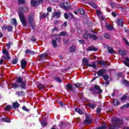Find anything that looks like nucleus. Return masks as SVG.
Instances as JSON below:
<instances>
[{"instance_id": "obj_51", "label": "nucleus", "mask_w": 129, "mask_h": 129, "mask_svg": "<svg viewBox=\"0 0 129 129\" xmlns=\"http://www.w3.org/2000/svg\"><path fill=\"white\" fill-rule=\"evenodd\" d=\"M110 6L111 7V8L114 9V8H115V4H114L113 2H111Z\"/></svg>"}, {"instance_id": "obj_13", "label": "nucleus", "mask_w": 129, "mask_h": 129, "mask_svg": "<svg viewBox=\"0 0 129 129\" xmlns=\"http://www.w3.org/2000/svg\"><path fill=\"white\" fill-rule=\"evenodd\" d=\"M47 56H48V54H47V53L41 54L40 55H39L40 59H39L38 61L44 60V59H47Z\"/></svg>"}, {"instance_id": "obj_22", "label": "nucleus", "mask_w": 129, "mask_h": 129, "mask_svg": "<svg viewBox=\"0 0 129 129\" xmlns=\"http://www.w3.org/2000/svg\"><path fill=\"white\" fill-rule=\"evenodd\" d=\"M16 81H23L24 80V77L22 75H18V76L16 77Z\"/></svg>"}, {"instance_id": "obj_3", "label": "nucleus", "mask_w": 129, "mask_h": 129, "mask_svg": "<svg viewBox=\"0 0 129 129\" xmlns=\"http://www.w3.org/2000/svg\"><path fill=\"white\" fill-rule=\"evenodd\" d=\"M28 23L30 26L31 27V29L33 31H35L36 27V22H35V19H34V15L33 14H30L28 17Z\"/></svg>"}, {"instance_id": "obj_23", "label": "nucleus", "mask_w": 129, "mask_h": 129, "mask_svg": "<svg viewBox=\"0 0 129 129\" xmlns=\"http://www.w3.org/2000/svg\"><path fill=\"white\" fill-rule=\"evenodd\" d=\"M18 84L22 88H26V83L24 81H19Z\"/></svg>"}, {"instance_id": "obj_30", "label": "nucleus", "mask_w": 129, "mask_h": 129, "mask_svg": "<svg viewBox=\"0 0 129 129\" xmlns=\"http://www.w3.org/2000/svg\"><path fill=\"white\" fill-rule=\"evenodd\" d=\"M107 61H103V60H100L97 62L98 64H100L101 66H105V64H106Z\"/></svg>"}, {"instance_id": "obj_63", "label": "nucleus", "mask_w": 129, "mask_h": 129, "mask_svg": "<svg viewBox=\"0 0 129 129\" xmlns=\"http://www.w3.org/2000/svg\"><path fill=\"white\" fill-rule=\"evenodd\" d=\"M123 84H124L126 86H128V81H124L123 82Z\"/></svg>"}, {"instance_id": "obj_55", "label": "nucleus", "mask_w": 129, "mask_h": 129, "mask_svg": "<svg viewBox=\"0 0 129 129\" xmlns=\"http://www.w3.org/2000/svg\"><path fill=\"white\" fill-rule=\"evenodd\" d=\"M117 75L118 78H121L122 77V72L118 73Z\"/></svg>"}, {"instance_id": "obj_35", "label": "nucleus", "mask_w": 129, "mask_h": 129, "mask_svg": "<svg viewBox=\"0 0 129 129\" xmlns=\"http://www.w3.org/2000/svg\"><path fill=\"white\" fill-rule=\"evenodd\" d=\"M102 77H103L105 81H107L109 79V76L107 75H104Z\"/></svg>"}, {"instance_id": "obj_48", "label": "nucleus", "mask_w": 129, "mask_h": 129, "mask_svg": "<svg viewBox=\"0 0 129 129\" xmlns=\"http://www.w3.org/2000/svg\"><path fill=\"white\" fill-rule=\"evenodd\" d=\"M3 120L6 121V122H11V120L8 118H3Z\"/></svg>"}, {"instance_id": "obj_57", "label": "nucleus", "mask_w": 129, "mask_h": 129, "mask_svg": "<svg viewBox=\"0 0 129 129\" xmlns=\"http://www.w3.org/2000/svg\"><path fill=\"white\" fill-rule=\"evenodd\" d=\"M111 15L112 16V17H113L114 18L116 17L117 14L116 13H115V12H113L111 13Z\"/></svg>"}, {"instance_id": "obj_52", "label": "nucleus", "mask_w": 129, "mask_h": 129, "mask_svg": "<svg viewBox=\"0 0 129 129\" xmlns=\"http://www.w3.org/2000/svg\"><path fill=\"white\" fill-rule=\"evenodd\" d=\"M16 94H17L18 96H21V95L23 94V92L22 91L16 92Z\"/></svg>"}, {"instance_id": "obj_9", "label": "nucleus", "mask_w": 129, "mask_h": 129, "mask_svg": "<svg viewBox=\"0 0 129 129\" xmlns=\"http://www.w3.org/2000/svg\"><path fill=\"white\" fill-rule=\"evenodd\" d=\"M61 17V13L60 12H54L52 14V18L54 19H59Z\"/></svg>"}, {"instance_id": "obj_38", "label": "nucleus", "mask_w": 129, "mask_h": 129, "mask_svg": "<svg viewBox=\"0 0 129 129\" xmlns=\"http://www.w3.org/2000/svg\"><path fill=\"white\" fill-rule=\"evenodd\" d=\"M104 38H105L106 39H107L108 40H109V39H110V35H109V34H108V33L104 34Z\"/></svg>"}, {"instance_id": "obj_26", "label": "nucleus", "mask_w": 129, "mask_h": 129, "mask_svg": "<svg viewBox=\"0 0 129 129\" xmlns=\"http://www.w3.org/2000/svg\"><path fill=\"white\" fill-rule=\"evenodd\" d=\"M123 21H122V19H119L117 21V24L119 26H120L121 27H123Z\"/></svg>"}, {"instance_id": "obj_20", "label": "nucleus", "mask_w": 129, "mask_h": 129, "mask_svg": "<svg viewBox=\"0 0 129 129\" xmlns=\"http://www.w3.org/2000/svg\"><path fill=\"white\" fill-rule=\"evenodd\" d=\"M107 49L108 53H110V54H114V50H113V48H111V47L109 46V45H107Z\"/></svg>"}, {"instance_id": "obj_56", "label": "nucleus", "mask_w": 129, "mask_h": 129, "mask_svg": "<svg viewBox=\"0 0 129 129\" xmlns=\"http://www.w3.org/2000/svg\"><path fill=\"white\" fill-rule=\"evenodd\" d=\"M62 41H63V44H68V43H69V40L63 39Z\"/></svg>"}, {"instance_id": "obj_45", "label": "nucleus", "mask_w": 129, "mask_h": 129, "mask_svg": "<svg viewBox=\"0 0 129 129\" xmlns=\"http://www.w3.org/2000/svg\"><path fill=\"white\" fill-rule=\"evenodd\" d=\"M85 122L86 123H91V120L89 118H86L85 120Z\"/></svg>"}, {"instance_id": "obj_15", "label": "nucleus", "mask_w": 129, "mask_h": 129, "mask_svg": "<svg viewBox=\"0 0 129 129\" xmlns=\"http://www.w3.org/2000/svg\"><path fill=\"white\" fill-rule=\"evenodd\" d=\"M104 73H105V70H103V69H101L99 70L98 72H97V75L98 76H101L102 77L104 75Z\"/></svg>"}, {"instance_id": "obj_5", "label": "nucleus", "mask_w": 129, "mask_h": 129, "mask_svg": "<svg viewBox=\"0 0 129 129\" xmlns=\"http://www.w3.org/2000/svg\"><path fill=\"white\" fill-rule=\"evenodd\" d=\"M30 3L32 7H39L44 3V0H31Z\"/></svg>"}, {"instance_id": "obj_42", "label": "nucleus", "mask_w": 129, "mask_h": 129, "mask_svg": "<svg viewBox=\"0 0 129 129\" xmlns=\"http://www.w3.org/2000/svg\"><path fill=\"white\" fill-rule=\"evenodd\" d=\"M113 104L115 106L118 105V104H119V102H118L117 100H114L113 101Z\"/></svg>"}, {"instance_id": "obj_36", "label": "nucleus", "mask_w": 129, "mask_h": 129, "mask_svg": "<svg viewBox=\"0 0 129 129\" xmlns=\"http://www.w3.org/2000/svg\"><path fill=\"white\" fill-rule=\"evenodd\" d=\"M19 5H25L26 4V0H18Z\"/></svg>"}, {"instance_id": "obj_43", "label": "nucleus", "mask_w": 129, "mask_h": 129, "mask_svg": "<svg viewBox=\"0 0 129 129\" xmlns=\"http://www.w3.org/2000/svg\"><path fill=\"white\" fill-rule=\"evenodd\" d=\"M7 30L8 32H12L13 31V27L10 25L7 26Z\"/></svg>"}, {"instance_id": "obj_8", "label": "nucleus", "mask_w": 129, "mask_h": 129, "mask_svg": "<svg viewBox=\"0 0 129 129\" xmlns=\"http://www.w3.org/2000/svg\"><path fill=\"white\" fill-rule=\"evenodd\" d=\"M28 64V62L25 58H23L21 61V65L22 69H25L26 67H27V64Z\"/></svg>"}, {"instance_id": "obj_21", "label": "nucleus", "mask_w": 129, "mask_h": 129, "mask_svg": "<svg viewBox=\"0 0 129 129\" xmlns=\"http://www.w3.org/2000/svg\"><path fill=\"white\" fill-rule=\"evenodd\" d=\"M67 35H68L67 32L62 31L60 32L59 33L57 34V36H58V37H65V36H66Z\"/></svg>"}, {"instance_id": "obj_54", "label": "nucleus", "mask_w": 129, "mask_h": 129, "mask_svg": "<svg viewBox=\"0 0 129 129\" xmlns=\"http://www.w3.org/2000/svg\"><path fill=\"white\" fill-rule=\"evenodd\" d=\"M22 109H23V110H25V111H30V109H27V107L25 106H23L22 107Z\"/></svg>"}, {"instance_id": "obj_6", "label": "nucleus", "mask_w": 129, "mask_h": 129, "mask_svg": "<svg viewBox=\"0 0 129 129\" xmlns=\"http://www.w3.org/2000/svg\"><path fill=\"white\" fill-rule=\"evenodd\" d=\"M56 41H58V43H60V42H61V37H55V39H53L52 40L51 43L52 44V46L54 48H57V42Z\"/></svg>"}, {"instance_id": "obj_33", "label": "nucleus", "mask_w": 129, "mask_h": 129, "mask_svg": "<svg viewBox=\"0 0 129 129\" xmlns=\"http://www.w3.org/2000/svg\"><path fill=\"white\" fill-rule=\"evenodd\" d=\"M119 54L121 55V56H124V55H126V51L125 50H120L119 51Z\"/></svg>"}, {"instance_id": "obj_16", "label": "nucleus", "mask_w": 129, "mask_h": 129, "mask_svg": "<svg viewBox=\"0 0 129 129\" xmlns=\"http://www.w3.org/2000/svg\"><path fill=\"white\" fill-rule=\"evenodd\" d=\"M3 53L6 55V57H7L8 60H10L11 59V56H10V53L7 49H3Z\"/></svg>"}, {"instance_id": "obj_47", "label": "nucleus", "mask_w": 129, "mask_h": 129, "mask_svg": "<svg viewBox=\"0 0 129 129\" xmlns=\"http://www.w3.org/2000/svg\"><path fill=\"white\" fill-rule=\"evenodd\" d=\"M1 29L3 30V31H6L8 29V26L7 25H5L4 26H2L1 27Z\"/></svg>"}, {"instance_id": "obj_12", "label": "nucleus", "mask_w": 129, "mask_h": 129, "mask_svg": "<svg viewBox=\"0 0 129 129\" xmlns=\"http://www.w3.org/2000/svg\"><path fill=\"white\" fill-rule=\"evenodd\" d=\"M67 88L68 90L72 91V92H75V89L73 88V86L71 84H68L67 85Z\"/></svg>"}, {"instance_id": "obj_11", "label": "nucleus", "mask_w": 129, "mask_h": 129, "mask_svg": "<svg viewBox=\"0 0 129 129\" xmlns=\"http://www.w3.org/2000/svg\"><path fill=\"white\" fill-rule=\"evenodd\" d=\"M47 17H49V12H47L46 14L43 13L42 12L40 13V20H43V19H45Z\"/></svg>"}, {"instance_id": "obj_39", "label": "nucleus", "mask_w": 129, "mask_h": 129, "mask_svg": "<svg viewBox=\"0 0 129 129\" xmlns=\"http://www.w3.org/2000/svg\"><path fill=\"white\" fill-rule=\"evenodd\" d=\"M31 41L32 42V43H36L37 42V38H35V36H32Z\"/></svg>"}, {"instance_id": "obj_61", "label": "nucleus", "mask_w": 129, "mask_h": 129, "mask_svg": "<svg viewBox=\"0 0 129 129\" xmlns=\"http://www.w3.org/2000/svg\"><path fill=\"white\" fill-rule=\"evenodd\" d=\"M55 81H62V80L59 78L58 77H56L54 78Z\"/></svg>"}, {"instance_id": "obj_34", "label": "nucleus", "mask_w": 129, "mask_h": 129, "mask_svg": "<svg viewBox=\"0 0 129 129\" xmlns=\"http://www.w3.org/2000/svg\"><path fill=\"white\" fill-rule=\"evenodd\" d=\"M75 111L78 112L80 114H83V112L80 108H77L75 109Z\"/></svg>"}, {"instance_id": "obj_24", "label": "nucleus", "mask_w": 129, "mask_h": 129, "mask_svg": "<svg viewBox=\"0 0 129 129\" xmlns=\"http://www.w3.org/2000/svg\"><path fill=\"white\" fill-rule=\"evenodd\" d=\"M11 21L12 25L13 24L15 27H17V26L18 25V22H17V19H16V18H12Z\"/></svg>"}, {"instance_id": "obj_7", "label": "nucleus", "mask_w": 129, "mask_h": 129, "mask_svg": "<svg viewBox=\"0 0 129 129\" xmlns=\"http://www.w3.org/2000/svg\"><path fill=\"white\" fill-rule=\"evenodd\" d=\"M60 8L64 10H69L70 9V5L68 4V2H66L60 5Z\"/></svg>"}, {"instance_id": "obj_10", "label": "nucleus", "mask_w": 129, "mask_h": 129, "mask_svg": "<svg viewBox=\"0 0 129 129\" xmlns=\"http://www.w3.org/2000/svg\"><path fill=\"white\" fill-rule=\"evenodd\" d=\"M90 34L91 33H89L87 31V30H85V33L83 35V38H84V39H85V40L90 39Z\"/></svg>"}, {"instance_id": "obj_53", "label": "nucleus", "mask_w": 129, "mask_h": 129, "mask_svg": "<svg viewBox=\"0 0 129 129\" xmlns=\"http://www.w3.org/2000/svg\"><path fill=\"white\" fill-rule=\"evenodd\" d=\"M89 106L91 108H92V109H94V108H95L96 106L94 104H90L89 105Z\"/></svg>"}, {"instance_id": "obj_46", "label": "nucleus", "mask_w": 129, "mask_h": 129, "mask_svg": "<svg viewBox=\"0 0 129 129\" xmlns=\"http://www.w3.org/2000/svg\"><path fill=\"white\" fill-rule=\"evenodd\" d=\"M11 108H12V106L9 105H7L5 108V110H11Z\"/></svg>"}, {"instance_id": "obj_50", "label": "nucleus", "mask_w": 129, "mask_h": 129, "mask_svg": "<svg viewBox=\"0 0 129 129\" xmlns=\"http://www.w3.org/2000/svg\"><path fill=\"white\" fill-rule=\"evenodd\" d=\"M64 19H66V20H68V19H69V16H68V14L67 13H64Z\"/></svg>"}, {"instance_id": "obj_37", "label": "nucleus", "mask_w": 129, "mask_h": 129, "mask_svg": "<svg viewBox=\"0 0 129 129\" xmlns=\"http://www.w3.org/2000/svg\"><path fill=\"white\" fill-rule=\"evenodd\" d=\"M106 27L107 30H108L109 31H111L112 30H113V27H112V26H111V25L110 24L107 25Z\"/></svg>"}, {"instance_id": "obj_2", "label": "nucleus", "mask_w": 129, "mask_h": 129, "mask_svg": "<svg viewBox=\"0 0 129 129\" xmlns=\"http://www.w3.org/2000/svg\"><path fill=\"white\" fill-rule=\"evenodd\" d=\"M113 125L109 127V129H114V127H121L122 125V121L119 120L118 118L113 117L112 119Z\"/></svg>"}, {"instance_id": "obj_14", "label": "nucleus", "mask_w": 129, "mask_h": 129, "mask_svg": "<svg viewBox=\"0 0 129 129\" xmlns=\"http://www.w3.org/2000/svg\"><path fill=\"white\" fill-rule=\"evenodd\" d=\"M97 48L94 47V46H90L87 49V51H94V52H96L97 51Z\"/></svg>"}, {"instance_id": "obj_29", "label": "nucleus", "mask_w": 129, "mask_h": 129, "mask_svg": "<svg viewBox=\"0 0 129 129\" xmlns=\"http://www.w3.org/2000/svg\"><path fill=\"white\" fill-rule=\"evenodd\" d=\"M20 87V84H19V81L17 82L14 84H12V87L13 88H14V89H16V88H18V87Z\"/></svg>"}, {"instance_id": "obj_40", "label": "nucleus", "mask_w": 129, "mask_h": 129, "mask_svg": "<svg viewBox=\"0 0 129 129\" xmlns=\"http://www.w3.org/2000/svg\"><path fill=\"white\" fill-rule=\"evenodd\" d=\"M11 45H13V42L9 41V43L7 44V49L8 50H10V49H11Z\"/></svg>"}, {"instance_id": "obj_1", "label": "nucleus", "mask_w": 129, "mask_h": 129, "mask_svg": "<svg viewBox=\"0 0 129 129\" xmlns=\"http://www.w3.org/2000/svg\"><path fill=\"white\" fill-rule=\"evenodd\" d=\"M29 8L23 6L19 8V12L18 16L20 18V22H21L23 27H26L27 26V21H26V17L24 15V13H27L29 12Z\"/></svg>"}, {"instance_id": "obj_62", "label": "nucleus", "mask_w": 129, "mask_h": 129, "mask_svg": "<svg viewBox=\"0 0 129 129\" xmlns=\"http://www.w3.org/2000/svg\"><path fill=\"white\" fill-rule=\"evenodd\" d=\"M79 43H80V44H84V43H85V40H79Z\"/></svg>"}, {"instance_id": "obj_25", "label": "nucleus", "mask_w": 129, "mask_h": 129, "mask_svg": "<svg viewBox=\"0 0 129 129\" xmlns=\"http://www.w3.org/2000/svg\"><path fill=\"white\" fill-rule=\"evenodd\" d=\"M90 39H92V40H93V41H96V40H97L98 39V37L97 36L94 35V34H90Z\"/></svg>"}, {"instance_id": "obj_19", "label": "nucleus", "mask_w": 129, "mask_h": 129, "mask_svg": "<svg viewBox=\"0 0 129 129\" xmlns=\"http://www.w3.org/2000/svg\"><path fill=\"white\" fill-rule=\"evenodd\" d=\"M70 53H74L76 51V46L74 45H72L71 46L70 48Z\"/></svg>"}, {"instance_id": "obj_28", "label": "nucleus", "mask_w": 129, "mask_h": 129, "mask_svg": "<svg viewBox=\"0 0 129 129\" xmlns=\"http://www.w3.org/2000/svg\"><path fill=\"white\" fill-rule=\"evenodd\" d=\"M88 66L89 67L93 68L94 69H95V70H96V69H97V67H96V63H95V61H93V64H88Z\"/></svg>"}, {"instance_id": "obj_32", "label": "nucleus", "mask_w": 129, "mask_h": 129, "mask_svg": "<svg viewBox=\"0 0 129 129\" xmlns=\"http://www.w3.org/2000/svg\"><path fill=\"white\" fill-rule=\"evenodd\" d=\"M18 61H19V58L16 57L12 60V63L13 65H15V64H17L18 63Z\"/></svg>"}, {"instance_id": "obj_49", "label": "nucleus", "mask_w": 129, "mask_h": 129, "mask_svg": "<svg viewBox=\"0 0 129 129\" xmlns=\"http://www.w3.org/2000/svg\"><path fill=\"white\" fill-rule=\"evenodd\" d=\"M38 87L39 88V89H43V88L45 87V86H44V85L40 84L38 85Z\"/></svg>"}, {"instance_id": "obj_44", "label": "nucleus", "mask_w": 129, "mask_h": 129, "mask_svg": "<svg viewBox=\"0 0 129 129\" xmlns=\"http://www.w3.org/2000/svg\"><path fill=\"white\" fill-rule=\"evenodd\" d=\"M106 127V124H102L101 127H98L96 129H104Z\"/></svg>"}, {"instance_id": "obj_41", "label": "nucleus", "mask_w": 129, "mask_h": 129, "mask_svg": "<svg viewBox=\"0 0 129 129\" xmlns=\"http://www.w3.org/2000/svg\"><path fill=\"white\" fill-rule=\"evenodd\" d=\"M127 98V94H126L125 95L123 96V97L121 98V101H124L125 100H126V99Z\"/></svg>"}, {"instance_id": "obj_64", "label": "nucleus", "mask_w": 129, "mask_h": 129, "mask_svg": "<svg viewBox=\"0 0 129 129\" xmlns=\"http://www.w3.org/2000/svg\"><path fill=\"white\" fill-rule=\"evenodd\" d=\"M123 107H129V104H126L124 105L123 106L121 107V109L123 108Z\"/></svg>"}, {"instance_id": "obj_4", "label": "nucleus", "mask_w": 129, "mask_h": 129, "mask_svg": "<svg viewBox=\"0 0 129 129\" xmlns=\"http://www.w3.org/2000/svg\"><path fill=\"white\" fill-rule=\"evenodd\" d=\"M90 91H91L94 94H100L102 93V90L100 89V87L97 85L94 86V88H91Z\"/></svg>"}, {"instance_id": "obj_31", "label": "nucleus", "mask_w": 129, "mask_h": 129, "mask_svg": "<svg viewBox=\"0 0 129 129\" xmlns=\"http://www.w3.org/2000/svg\"><path fill=\"white\" fill-rule=\"evenodd\" d=\"M78 13H79L80 15H84L85 14V11L84 9L80 8L78 10Z\"/></svg>"}, {"instance_id": "obj_27", "label": "nucleus", "mask_w": 129, "mask_h": 129, "mask_svg": "<svg viewBox=\"0 0 129 129\" xmlns=\"http://www.w3.org/2000/svg\"><path fill=\"white\" fill-rule=\"evenodd\" d=\"M12 107L13 108H18V107H20V104L18 102H15L12 105Z\"/></svg>"}, {"instance_id": "obj_17", "label": "nucleus", "mask_w": 129, "mask_h": 129, "mask_svg": "<svg viewBox=\"0 0 129 129\" xmlns=\"http://www.w3.org/2000/svg\"><path fill=\"white\" fill-rule=\"evenodd\" d=\"M25 54H26L27 55L29 54V55H35V54H36V52L34 51L31 50L29 49H27L25 52Z\"/></svg>"}, {"instance_id": "obj_59", "label": "nucleus", "mask_w": 129, "mask_h": 129, "mask_svg": "<svg viewBox=\"0 0 129 129\" xmlns=\"http://www.w3.org/2000/svg\"><path fill=\"white\" fill-rule=\"evenodd\" d=\"M42 125H43V126H45V125H47V122L44 121H42L41 122Z\"/></svg>"}, {"instance_id": "obj_58", "label": "nucleus", "mask_w": 129, "mask_h": 129, "mask_svg": "<svg viewBox=\"0 0 129 129\" xmlns=\"http://www.w3.org/2000/svg\"><path fill=\"white\" fill-rule=\"evenodd\" d=\"M47 11L48 13H51V12H52V8L51 7H49L47 9Z\"/></svg>"}, {"instance_id": "obj_60", "label": "nucleus", "mask_w": 129, "mask_h": 129, "mask_svg": "<svg viewBox=\"0 0 129 129\" xmlns=\"http://www.w3.org/2000/svg\"><path fill=\"white\" fill-rule=\"evenodd\" d=\"M55 31H58V28L57 27H54L52 29L51 33H54Z\"/></svg>"}, {"instance_id": "obj_18", "label": "nucleus", "mask_w": 129, "mask_h": 129, "mask_svg": "<svg viewBox=\"0 0 129 129\" xmlns=\"http://www.w3.org/2000/svg\"><path fill=\"white\" fill-rule=\"evenodd\" d=\"M83 64L85 65V66H88V63H89V59L84 57L83 58Z\"/></svg>"}]
</instances>
